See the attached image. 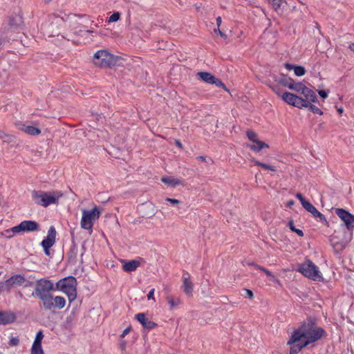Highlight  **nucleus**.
Here are the masks:
<instances>
[{
	"instance_id": "obj_43",
	"label": "nucleus",
	"mask_w": 354,
	"mask_h": 354,
	"mask_svg": "<svg viewBox=\"0 0 354 354\" xmlns=\"http://www.w3.org/2000/svg\"><path fill=\"white\" fill-rule=\"evenodd\" d=\"M214 32H215V33H218V34H219V35H220V36H221V37H223V38H225H225L227 37L226 35H225V34H224L223 32H222L220 30V29H219V28H218H218H217V29H214Z\"/></svg>"
},
{
	"instance_id": "obj_44",
	"label": "nucleus",
	"mask_w": 354,
	"mask_h": 354,
	"mask_svg": "<svg viewBox=\"0 0 354 354\" xmlns=\"http://www.w3.org/2000/svg\"><path fill=\"white\" fill-rule=\"evenodd\" d=\"M130 331V328H126L123 330L122 333L121 334V337H125Z\"/></svg>"
},
{
	"instance_id": "obj_24",
	"label": "nucleus",
	"mask_w": 354,
	"mask_h": 354,
	"mask_svg": "<svg viewBox=\"0 0 354 354\" xmlns=\"http://www.w3.org/2000/svg\"><path fill=\"white\" fill-rule=\"evenodd\" d=\"M183 291L187 295H191L193 291V283L189 280V276L187 274L183 275Z\"/></svg>"
},
{
	"instance_id": "obj_17",
	"label": "nucleus",
	"mask_w": 354,
	"mask_h": 354,
	"mask_svg": "<svg viewBox=\"0 0 354 354\" xmlns=\"http://www.w3.org/2000/svg\"><path fill=\"white\" fill-rule=\"evenodd\" d=\"M44 337V335L41 330L37 332L30 349V354H44V351L41 346V342Z\"/></svg>"
},
{
	"instance_id": "obj_18",
	"label": "nucleus",
	"mask_w": 354,
	"mask_h": 354,
	"mask_svg": "<svg viewBox=\"0 0 354 354\" xmlns=\"http://www.w3.org/2000/svg\"><path fill=\"white\" fill-rule=\"evenodd\" d=\"M25 277L21 274H15L12 276L9 279H8L5 283L4 286L6 288L10 289L12 287H17L22 286L26 282Z\"/></svg>"
},
{
	"instance_id": "obj_4",
	"label": "nucleus",
	"mask_w": 354,
	"mask_h": 354,
	"mask_svg": "<svg viewBox=\"0 0 354 354\" xmlns=\"http://www.w3.org/2000/svg\"><path fill=\"white\" fill-rule=\"evenodd\" d=\"M56 288L66 294L70 302L77 297V281L74 277H68L60 279L56 283Z\"/></svg>"
},
{
	"instance_id": "obj_48",
	"label": "nucleus",
	"mask_w": 354,
	"mask_h": 354,
	"mask_svg": "<svg viewBox=\"0 0 354 354\" xmlns=\"http://www.w3.org/2000/svg\"><path fill=\"white\" fill-rule=\"evenodd\" d=\"M344 111V109L342 107H339L337 109V112L339 113V114H342Z\"/></svg>"
},
{
	"instance_id": "obj_51",
	"label": "nucleus",
	"mask_w": 354,
	"mask_h": 354,
	"mask_svg": "<svg viewBox=\"0 0 354 354\" xmlns=\"http://www.w3.org/2000/svg\"><path fill=\"white\" fill-rule=\"evenodd\" d=\"M46 3H49L51 0H44Z\"/></svg>"
},
{
	"instance_id": "obj_15",
	"label": "nucleus",
	"mask_w": 354,
	"mask_h": 354,
	"mask_svg": "<svg viewBox=\"0 0 354 354\" xmlns=\"http://www.w3.org/2000/svg\"><path fill=\"white\" fill-rule=\"evenodd\" d=\"M247 136L251 143L248 145V147L254 152H259L263 149H268L269 145L266 142L260 140L257 134L252 131H247Z\"/></svg>"
},
{
	"instance_id": "obj_8",
	"label": "nucleus",
	"mask_w": 354,
	"mask_h": 354,
	"mask_svg": "<svg viewBox=\"0 0 354 354\" xmlns=\"http://www.w3.org/2000/svg\"><path fill=\"white\" fill-rule=\"evenodd\" d=\"M118 57L114 56L106 50H97L93 55L95 65L102 68L111 67L116 64Z\"/></svg>"
},
{
	"instance_id": "obj_2",
	"label": "nucleus",
	"mask_w": 354,
	"mask_h": 354,
	"mask_svg": "<svg viewBox=\"0 0 354 354\" xmlns=\"http://www.w3.org/2000/svg\"><path fill=\"white\" fill-rule=\"evenodd\" d=\"M353 239V232H348L344 227L339 228L329 237V242L335 254H340Z\"/></svg>"
},
{
	"instance_id": "obj_1",
	"label": "nucleus",
	"mask_w": 354,
	"mask_h": 354,
	"mask_svg": "<svg viewBox=\"0 0 354 354\" xmlns=\"http://www.w3.org/2000/svg\"><path fill=\"white\" fill-rule=\"evenodd\" d=\"M325 331L313 322H305L295 330L290 336L287 344L290 354H297L302 348L321 339Z\"/></svg>"
},
{
	"instance_id": "obj_21",
	"label": "nucleus",
	"mask_w": 354,
	"mask_h": 354,
	"mask_svg": "<svg viewBox=\"0 0 354 354\" xmlns=\"http://www.w3.org/2000/svg\"><path fill=\"white\" fill-rule=\"evenodd\" d=\"M16 315L13 312H0V324L6 325L14 322Z\"/></svg>"
},
{
	"instance_id": "obj_16",
	"label": "nucleus",
	"mask_w": 354,
	"mask_h": 354,
	"mask_svg": "<svg viewBox=\"0 0 354 354\" xmlns=\"http://www.w3.org/2000/svg\"><path fill=\"white\" fill-rule=\"evenodd\" d=\"M197 76L198 78L203 82L210 84H215L216 86L223 88L225 91H227L225 85L218 79L216 78L212 74L207 72H198L197 73Z\"/></svg>"
},
{
	"instance_id": "obj_26",
	"label": "nucleus",
	"mask_w": 354,
	"mask_h": 354,
	"mask_svg": "<svg viewBox=\"0 0 354 354\" xmlns=\"http://www.w3.org/2000/svg\"><path fill=\"white\" fill-rule=\"evenodd\" d=\"M123 270L126 272H132L136 270L140 266L139 261L136 260H132L129 261H123Z\"/></svg>"
},
{
	"instance_id": "obj_34",
	"label": "nucleus",
	"mask_w": 354,
	"mask_h": 354,
	"mask_svg": "<svg viewBox=\"0 0 354 354\" xmlns=\"http://www.w3.org/2000/svg\"><path fill=\"white\" fill-rule=\"evenodd\" d=\"M288 226L290 227V229L291 230V231L295 232L297 234V235H299V236H304V232L302 230H299V229H297L295 225H294V223L292 221H290L288 222Z\"/></svg>"
},
{
	"instance_id": "obj_33",
	"label": "nucleus",
	"mask_w": 354,
	"mask_h": 354,
	"mask_svg": "<svg viewBox=\"0 0 354 354\" xmlns=\"http://www.w3.org/2000/svg\"><path fill=\"white\" fill-rule=\"evenodd\" d=\"M55 237H56V230L53 226L50 227L48 234L46 237L45 238L47 240L55 242Z\"/></svg>"
},
{
	"instance_id": "obj_29",
	"label": "nucleus",
	"mask_w": 354,
	"mask_h": 354,
	"mask_svg": "<svg viewBox=\"0 0 354 354\" xmlns=\"http://www.w3.org/2000/svg\"><path fill=\"white\" fill-rule=\"evenodd\" d=\"M268 2L271 7L278 12L281 10L283 4L286 3V0H268Z\"/></svg>"
},
{
	"instance_id": "obj_52",
	"label": "nucleus",
	"mask_w": 354,
	"mask_h": 354,
	"mask_svg": "<svg viewBox=\"0 0 354 354\" xmlns=\"http://www.w3.org/2000/svg\"><path fill=\"white\" fill-rule=\"evenodd\" d=\"M86 32H93V30H87Z\"/></svg>"
},
{
	"instance_id": "obj_13",
	"label": "nucleus",
	"mask_w": 354,
	"mask_h": 354,
	"mask_svg": "<svg viewBox=\"0 0 354 354\" xmlns=\"http://www.w3.org/2000/svg\"><path fill=\"white\" fill-rule=\"evenodd\" d=\"M296 197L299 200V201L301 203L302 207L308 212H310L315 218H317L319 219V221L325 224L326 225L328 226V222L326 218V216L319 212L315 206H313L310 202L306 201L304 196L298 193L296 194Z\"/></svg>"
},
{
	"instance_id": "obj_27",
	"label": "nucleus",
	"mask_w": 354,
	"mask_h": 354,
	"mask_svg": "<svg viewBox=\"0 0 354 354\" xmlns=\"http://www.w3.org/2000/svg\"><path fill=\"white\" fill-rule=\"evenodd\" d=\"M161 181L165 185L171 187H176L177 185H181L182 182L178 178H175L169 176H164L161 178Z\"/></svg>"
},
{
	"instance_id": "obj_31",
	"label": "nucleus",
	"mask_w": 354,
	"mask_h": 354,
	"mask_svg": "<svg viewBox=\"0 0 354 354\" xmlns=\"http://www.w3.org/2000/svg\"><path fill=\"white\" fill-rule=\"evenodd\" d=\"M253 162L255 165L260 166L266 170H268V171H270L272 172H275L277 171L275 167H274L271 165L263 163V162H261L257 160H254Z\"/></svg>"
},
{
	"instance_id": "obj_19",
	"label": "nucleus",
	"mask_w": 354,
	"mask_h": 354,
	"mask_svg": "<svg viewBox=\"0 0 354 354\" xmlns=\"http://www.w3.org/2000/svg\"><path fill=\"white\" fill-rule=\"evenodd\" d=\"M17 126L19 130L30 136H37L41 133V131L39 128L28 124L20 122L18 123Z\"/></svg>"
},
{
	"instance_id": "obj_14",
	"label": "nucleus",
	"mask_w": 354,
	"mask_h": 354,
	"mask_svg": "<svg viewBox=\"0 0 354 354\" xmlns=\"http://www.w3.org/2000/svg\"><path fill=\"white\" fill-rule=\"evenodd\" d=\"M335 212L344 223L345 226L344 229L348 232H353L354 227V215L342 208L335 209Z\"/></svg>"
},
{
	"instance_id": "obj_11",
	"label": "nucleus",
	"mask_w": 354,
	"mask_h": 354,
	"mask_svg": "<svg viewBox=\"0 0 354 354\" xmlns=\"http://www.w3.org/2000/svg\"><path fill=\"white\" fill-rule=\"evenodd\" d=\"M283 85L311 100H317L315 93L301 82H285Z\"/></svg>"
},
{
	"instance_id": "obj_7",
	"label": "nucleus",
	"mask_w": 354,
	"mask_h": 354,
	"mask_svg": "<svg viewBox=\"0 0 354 354\" xmlns=\"http://www.w3.org/2000/svg\"><path fill=\"white\" fill-rule=\"evenodd\" d=\"M297 270L304 277L313 281H322L324 280L319 268L310 260H306L299 264Z\"/></svg>"
},
{
	"instance_id": "obj_32",
	"label": "nucleus",
	"mask_w": 354,
	"mask_h": 354,
	"mask_svg": "<svg viewBox=\"0 0 354 354\" xmlns=\"http://www.w3.org/2000/svg\"><path fill=\"white\" fill-rule=\"evenodd\" d=\"M55 244V242L44 239L41 241V246L44 248V252L46 255L50 254L49 249Z\"/></svg>"
},
{
	"instance_id": "obj_42",
	"label": "nucleus",
	"mask_w": 354,
	"mask_h": 354,
	"mask_svg": "<svg viewBox=\"0 0 354 354\" xmlns=\"http://www.w3.org/2000/svg\"><path fill=\"white\" fill-rule=\"evenodd\" d=\"M16 20H17L16 23H13V22H12V19H10V25H11V26H17V25H19V24L21 23V17H19V16L16 17Z\"/></svg>"
},
{
	"instance_id": "obj_5",
	"label": "nucleus",
	"mask_w": 354,
	"mask_h": 354,
	"mask_svg": "<svg viewBox=\"0 0 354 354\" xmlns=\"http://www.w3.org/2000/svg\"><path fill=\"white\" fill-rule=\"evenodd\" d=\"M275 93L280 96L281 99L288 104H290L291 106L302 109V108H306L308 106H309L310 102H317V100H311L307 97L299 96L296 94H293L292 93L289 92H285L281 93L279 91H278L276 88H273Z\"/></svg>"
},
{
	"instance_id": "obj_47",
	"label": "nucleus",
	"mask_w": 354,
	"mask_h": 354,
	"mask_svg": "<svg viewBox=\"0 0 354 354\" xmlns=\"http://www.w3.org/2000/svg\"><path fill=\"white\" fill-rule=\"evenodd\" d=\"M295 204V202L292 201V200H290L289 201L287 202V205L288 207H291L292 205H293Z\"/></svg>"
},
{
	"instance_id": "obj_30",
	"label": "nucleus",
	"mask_w": 354,
	"mask_h": 354,
	"mask_svg": "<svg viewBox=\"0 0 354 354\" xmlns=\"http://www.w3.org/2000/svg\"><path fill=\"white\" fill-rule=\"evenodd\" d=\"M254 266L255 268L259 270H261L263 271V272L266 273V274L270 277V279L277 283H279V279L271 272H270L268 270L266 269L265 268L262 267V266H258V265H254Z\"/></svg>"
},
{
	"instance_id": "obj_40",
	"label": "nucleus",
	"mask_w": 354,
	"mask_h": 354,
	"mask_svg": "<svg viewBox=\"0 0 354 354\" xmlns=\"http://www.w3.org/2000/svg\"><path fill=\"white\" fill-rule=\"evenodd\" d=\"M154 292H155V289L154 288H152L148 293L147 295V299L149 300L150 299H152V300H155V298L153 297V295H154Z\"/></svg>"
},
{
	"instance_id": "obj_22",
	"label": "nucleus",
	"mask_w": 354,
	"mask_h": 354,
	"mask_svg": "<svg viewBox=\"0 0 354 354\" xmlns=\"http://www.w3.org/2000/svg\"><path fill=\"white\" fill-rule=\"evenodd\" d=\"M285 68L288 71H293L296 76L301 77L305 75L306 69L304 66L293 65L291 64L286 63Z\"/></svg>"
},
{
	"instance_id": "obj_20",
	"label": "nucleus",
	"mask_w": 354,
	"mask_h": 354,
	"mask_svg": "<svg viewBox=\"0 0 354 354\" xmlns=\"http://www.w3.org/2000/svg\"><path fill=\"white\" fill-rule=\"evenodd\" d=\"M136 319L147 329L154 328L157 325L153 322L147 319L145 314L138 313L136 315Z\"/></svg>"
},
{
	"instance_id": "obj_50",
	"label": "nucleus",
	"mask_w": 354,
	"mask_h": 354,
	"mask_svg": "<svg viewBox=\"0 0 354 354\" xmlns=\"http://www.w3.org/2000/svg\"><path fill=\"white\" fill-rule=\"evenodd\" d=\"M198 158H200L203 161L205 160V158L203 156H200Z\"/></svg>"
},
{
	"instance_id": "obj_9",
	"label": "nucleus",
	"mask_w": 354,
	"mask_h": 354,
	"mask_svg": "<svg viewBox=\"0 0 354 354\" xmlns=\"http://www.w3.org/2000/svg\"><path fill=\"white\" fill-rule=\"evenodd\" d=\"M39 230V225L34 221H24L19 223V225L15 226L10 229L5 230L2 234L8 238L13 236L15 234L21 232H34Z\"/></svg>"
},
{
	"instance_id": "obj_36",
	"label": "nucleus",
	"mask_w": 354,
	"mask_h": 354,
	"mask_svg": "<svg viewBox=\"0 0 354 354\" xmlns=\"http://www.w3.org/2000/svg\"><path fill=\"white\" fill-rule=\"evenodd\" d=\"M313 102H309V106H308L306 108H309V109L314 113L322 115L323 112L321 111L320 109H319L315 105L312 104Z\"/></svg>"
},
{
	"instance_id": "obj_35",
	"label": "nucleus",
	"mask_w": 354,
	"mask_h": 354,
	"mask_svg": "<svg viewBox=\"0 0 354 354\" xmlns=\"http://www.w3.org/2000/svg\"><path fill=\"white\" fill-rule=\"evenodd\" d=\"M120 19V13L118 12L112 14L108 19L109 23L117 22Z\"/></svg>"
},
{
	"instance_id": "obj_49",
	"label": "nucleus",
	"mask_w": 354,
	"mask_h": 354,
	"mask_svg": "<svg viewBox=\"0 0 354 354\" xmlns=\"http://www.w3.org/2000/svg\"><path fill=\"white\" fill-rule=\"evenodd\" d=\"M349 48L354 52V44H351Z\"/></svg>"
},
{
	"instance_id": "obj_37",
	"label": "nucleus",
	"mask_w": 354,
	"mask_h": 354,
	"mask_svg": "<svg viewBox=\"0 0 354 354\" xmlns=\"http://www.w3.org/2000/svg\"><path fill=\"white\" fill-rule=\"evenodd\" d=\"M19 339L16 337H12L9 341V344L10 346H17L19 344Z\"/></svg>"
},
{
	"instance_id": "obj_23",
	"label": "nucleus",
	"mask_w": 354,
	"mask_h": 354,
	"mask_svg": "<svg viewBox=\"0 0 354 354\" xmlns=\"http://www.w3.org/2000/svg\"><path fill=\"white\" fill-rule=\"evenodd\" d=\"M43 304V307L45 310H50L53 308V296L50 294L44 295L39 298Z\"/></svg>"
},
{
	"instance_id": "obj_3",
	"label": "nucleus",
	"mask_w": 354,
	"mask_h": 354,
	"mask_svg": "<svg viewBox=\"0 0 354 354\" xmlns=\"http://www.w3.org/2000/svg\"><path fill=\"white\" fill-rule=\"evenodd\" d=\"M62 196L63 193L60 191H34L32 194L34 202L37 205L45 207L50 205L57 204Z\"/></svg>"
},
{
	"instance_id": "obj_39",
	"label": "nucleus",
	"mask_w": 354,
	"mask_h": 354,
	"mask_svg": "<svg viewBox=\"0 0 354 354\" xmlns=\"http://www.w3.org/2000/svg\"><path fill=\"white\" fill-rule=\"evenodd\" d=\"M318 94L319 95L320 97L325 99L328 97V92L326 91L320 90L318 91Z\"/></svg>"
},
{
	"instance_id": "obj_38",
	"label": "nucleus",
	"mask_w": 354,
	"mask_h": 354,
	"mask_svg": "<svg viewBox=\"0 0 354 354\" xmlns=\"http://www.w3.org/2000/svg\"><path fill=\"white\" fill-rule=\"evenodd\" d=\"M166 201L169 202L171 204H172L173 205H178L180 203V201L177 200V199H174V198H166Z\"/></svg>"
},
{
	"instance_id": "obj_12",
	"label": "nucleus",
	"mask_w": 354,
	"mask_h": 354,
	"mask_svg": "<svg viewBox=\"0 0 354 354\" xmlns=\"http://www.w3.org/2000/svg\"><path fill=\"white\" fill-rule=\"evenodd\" d=\"M54 290L55 287L52 281L46 279H41L36 281L35 291L32 295L39 298L50 294V292Z\"/></svg>"
},
{
	"instance_id": "obj_41",
	"label": "nucleus",
	"mask_w": 354,
	"mask_h": 354,
	"mask_svg": "<svg viewBox=\"0 0 354 354\" xmlns=\"http://www.w3.org/2000/svg\"><path fill=\"white\" fill-rule=\"evenodd\" d=\"M245 292V296L250 299H252L253 297H254V295H253V292L252 290H249V289H245L244 290Z\"/></svg>"
},
{
	"instance_id": "obj_45",
	"label": "nucleus",
	"mask_w": 354,
	"mask_h": 354,
	"mask_svg": "<svg viewBox=\"0 0 354 354\" xmlns=\"http://www.w3.org/2000/svg\"><path fill=\"white\" fill-rule=\"evenodd\" d=\"M221 22H222V21H221V17H218L216 18V24H217V26H218V28H219V26L221 25Z\"/></svg>"
},
{
	"instance_id": "obj_25",
	"label": "nucleus",
	"mask_w": 354,
	"mask_h": 354,
	"mask_svg": "<svg viewBox=\"0 0 354 354\" xmlns=\"http://www.w3.org/2000/svg\"><path fill=\"white\" fill-rule=\"evenodd\" d=\"M171 310L176 309L181 304V299L178 297L168 295L166 298Z\"/></svg>"
},
{
	"instance_id": "obj_28",
	"label": "nucleus",
	"mask_w": 354,
	"mask_h": 354,
	"mask_svg": "<svg viewBox=\"0 0 354 354\" xmlns=\"http://www.w3.org/2000/svg\"><path fill=\"white\" fill-rule=\"evenodd\" d=\"M53 308H57L58 309H62L64 308L66 305V300L63 297L61 296H55L53 297Z\"/></svg>"
},
{
	"instance_id": "obj_46",
	"label": "nucleus",
	"mask_w": 354,
	"mask_h": 354,
	"mask_svg": "<svg viewBox=\"0 0 354 354\" xmlns=\"http://www.w3.org/2000/svg\"><path fill=\"white\" fill-rule=\"evenodd\" d=\"M175 144L176 145V146H178V147L180 148H183V145L181 144V142L179 141V140H176L175 141Z\"/></svg>"
},
{
	"instance_id": "obj_6",
	"label": "nucleus",
	"mask_w": 354,
	"mask_h": 354,
	"mask_svg": "<svg viewBox=\"0 0 354 354\" xmlns=\"http://www.w3.org/2000/svg\"><path fill=\"white\" fill-rule=\"evenodd\" d=\"M102 209L95 205L91 209H82L80 225L82 229L91 231L94 223L101 215Z\"/></svg>"
},
{
	"instance_id": "obj_10",
	"label": "nucleus",
	"mask_w": 354,
	"mask_h": 354,
	"mask_svg": "<svg viewBox=\"0 0 354 354\" xmlns=\"http://www.w3.org/2000/svg\"><path fill=\"white\" fill-rule=\"evenodd\" d=\"M62 19L58 17H53L41 24V30L44 35L47 37L55 36L59 32V26Z\"/></svg>"
}]
</instances>
